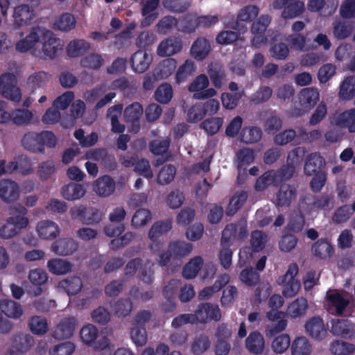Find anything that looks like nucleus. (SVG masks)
I'll return each instance as SVG.
<instances>
[{
    "label": "nucleus",
    "mask_w": 355,
    "mask_h": 355,
    "mask_svg": "<svg viewBox=\"0 0 355 355\" xmlns=\"http://www.w3.org/2000/svg\"><path fill=\"white\" fill-rule=\"evenodd\" d=\"M57 137L50 130L40 132H28L23 136L21 144L24 148L33 153H44L45 146L55 148L57 145Z\"/></svg>",
    "instance_id": "nucleus-1"
},
{
    "label": "nucleus",
    "mask_w": 355,
    "mask_h": 355,
    "mask_svg": "<svg viewBox=\"0 0 355 355\" xmlns=\"http://www.w3.org/2000/svg\"><path fill=\"white\" fill-rule=\"evenodd\" d=\"M284 302V298L279 295H272L268 300V306L271 310L267 312V318L274 323L268 328V331L271 336L283 331L287 326L286 320V313L277 311Z\"/></svg>",
    "instance_id": "nucleus-2"
},
{
    "label": "nucleus",
    "mask_w": 355,
    "mask_h": 355,
    "mask_svg": "<svg viewBox=\"0 0 355 355\" xmlns=\"http://www.w3.org/2000/svg\"><path fill=\"white\" fill-rule=\"evenodd\" d=\"M298 271L297 264L291 263L286 273L277 281L279 285L283 286L282 294L286 298L296 295L300 288V282L295 278Z\"/></svg>",
    "instance_id": "nucleus-3"
},
{
    "label": "nucleus",
    "mask_w": 355,
    "mask_h": 355,
    "mask_svg": "<svg viewBox=\"0 0 355 355\" xmlns=\"http://www.w3.org/2000/svg\"><path fill=\"white\" fill-rule=\"evenodd\" d=\"M17 76L12 73H5L0 76V94L13 102L18 103L21 101V93L17 87Z\"/></svg>",
    "instance_id": "nucleus-4"
},
{
    "label": "nucleus",
    "mask_w": 355,
    "mask_h": 355,
    "mask_svg": "<svg viewBox=\"0 0 355 355\" xmlns=\"http://www.w3.org/2000/svg\"><path fill=\"white\" fill-rule=\"evenodd\" d=\"M209 81L207 75L202 73L197 76L188 86V90L193 92V98L204 100L211 98L216 94L214 88H207Z\"/></svg>",
    "instance_id": "nucleus-5"
},
{
    "label": "nucleus",
    "mask_w": 355,
    "mask_h": 355,
    "mask_svg": "<svg viewBox=\"0 0 355 355\" xmlns=\"http://www.w3.org/2000/svg\"><path fill=\"white\" fill-rule=\"evenodd\" d=\"M29 223L27 217L15 216L8 217L6 223L0 228V237L9 239L19 234L22 229L26 228Z\"/></svg>",
    "instance_id": "nucleus-6"
},
{
    "label": "nucleus",
    "mask_w": 355,
    "mask_h": 355,
    "mask_svg": "<svg viewBox=\"0 0 355 355\" xmlns=\"http://www.w3.org/2000/svg\"><path fill=\"white\" fill-rule=\"evenodd\" d=\"M126 211L123 207L114 208L109 214V220L112 224L104 227L105 234L109 237H114L121 235L125 227L121 223L125 219Z\"/></svg>",
    "instance_id": "nucleus-7"
},
{
    "label": "nucleus",
    "mask_w": 355,
    "mask_h": 355,
    "mask_svg": "<svg viewBox=\"0 0 355 355\" xmlns=\"http://www.w3.org/2000/svg\"><path fill=\"white\" fill-rule=\"evenodd\" d=\"M193 315L196 323H206L211 320L219 321L221 318L218 306L209 302L200 303Z\"/></svg>",
    "instance_id": "nucleus-8"
},
{
    "label": "nucleus",
    "mask_w": 355,
    "mask_h": 355,
    "mask_svg": "<svg viewBox=\"0 0 355 355\" xmlns=\"http://www.w3.org/2000/svg\"><path fill=\"white\" fill-rule=\"evenodd\" d=\"M40 40L44 54L51 59L54 58L58 51L62 49V41L50 30L42 28Z\"/></svg>",
    "instance_id": "nucleus-9"
},
{
    "label": "nucleus",
    "mask_w": 355,
    "mask_h": 355,
    "mask_svg": "<svg viewBox=\"0 0 355 355\" xmlns=\"http://www.w3.org/2000/svg\"><path fill=\"white\" fill-rule=\"evenodd\" d=\"M42 31V27L35 26L25 36L23 32H20L19 35L21 39L15 43V50L19 53H26L33 49L40 40Z\"/></svg>",
    "instance_id": "nucleus-10"
},
{
    "label": "nucleus",
    "mask_w": 355,
    "mask_h": 355,
    "mask_svg": "<svg viewBox=\"0 0 355 355\" xmlns=\"http://www.w3.org/2000/svg\"><path fill=\"white\" fill-rule=\"evenodd\" d=\"M333 201V197L329 195L313 196L306 195L300 201V206L306 212L315 209H326Z\"/></svg>",
    "instance_id": "nucleus-11"
},
{
    "label": "nucleus",
    "mask_w": 355,
    "mask_h": 355,
    "mask_svg": "<svg viewBox=\"0 0 355 355\" xmlns=\"http://www.w3.org/2000/svg\"><path fill=\"white\" fill-rule=\"evenodd\" d=\"M330 332L343 338H355V324L348 319H332Z\"/></svg>",
    "instance_id": "nucleus-12"
},
{
    "label": "nucleus",
    "mask_w": 355,
    "mask_h": 355,
    "mask_svg": "<svg viewBox=\"0 0 355 355\" xmlns=\"http://www.w3.org/2000/svg\"><path fill=\"white\" fill-rule=\"evenodd\" d=\"M77 322V319L74 317L62 318L54 328L52 336L58 340L69 338L73 334Z\"/></svg>",
    "instance_id": "nucleus-13"
},
{
    "label": "nucleus",
    "mask_w": 355,
    "mask_h": 355,
    "mask_svg": "<svg viewBox=\"0 0 355 355\" xmlns=\"http://www.w3.org/2000/svg\"><path fill=\"white\" fill-rule=\"evenodd\" d=\"M20 188L15 181L10 179L0 180V198L7 203L14 202L18 200Z\"/></svg>",
    "instance_id": "nucleus-14"
},
{
    "label": "nucleus",
    "mask_w": 355,
    "mask_h": 355,
    "mask_svg": "<svg viewBox=\"0 0 355 355\" xmlns=\"http://www.w3.org/2000/svg\"><path fill=\"white\" fill-rule=\"evenodd\" d=\"M153 61V56L146 51L138 50L134 53L130 60L132 69L138 73L146 71Z\"/></svg>",
    "instance_id": "nucleus-15"
},
{
    "label": "nucleus",
    "mask_w": 355,
    "mask_h": 355,
    "mask_svg": "<svg viewBox=\"0 0 355 355\" xmlns=\"http://www.w3.org/2000/svg\"><path fill=\"white\" fill-rule=\"evenodd\" d=\"M297 190L295 186L288 184H282L276 193V205L282 207H287L296 198Z\"/></svg>",
    "instance_id": "nucleus-16"
},
{
    "label": "nucleus",
    "mask_w": 355,
    "mask_h": 355,
    "mask_svg": "<svg viewBox=\"0 0 355 355\" xmlns=\"http://www.w3.org/2000/svg\"><path fill=\"white\" fill-rule=\"evenodd\" d=\"M306 333L315 340H322L327 335V328L323 320L319 316L310 318L304 325Z\"/></svg>",
    "instance_id": "nucleus-17"
},
{
    "label": "nucleus",
    "mask_w": 355,
    "mask_h": 355,
    "mask_svg": "<svg viewBox=\"0 0 355 355\" xmlns=\"http://www.w3.org/2000/svg\"><path fill=\"white\" fill-rule=\"evenodd\" d=\"M319 92L317 89L307 87L302 89L298 94L301 111L306 112L313 108L319 101Z\"/></svg>",
    "instance_id": "nucleus-18"
},
{
    "label": "nucleus",
    "mask_w": 355,
    "mask_h": 355,
    "mask_svg": "<svg viewBox=\"0 0 355 355\" xmlns=\"http://www.w3.org/2000/svg\"><path fill=\"white\" fill-rule=\"evenodd\" d=\"M12 17L15 26H24L31 24L35 17V11L28 5L21 4L15 8Z\"/></svg>",
    "instance_id": "nucleus-19"
},
{
    "label": "nucleus",
    "mask_w": 355,
    "mask_h": 355,
    "mask_svg": "<svg viewBox=\"0 0 355 355\" xmlns=\"http://www.w3.org/2000/svg\"><path fill=\"white\" fill-rule=\"evenodd\" d=\"M326 164L325 159L319 153H311L306 159L304 164V173L311 176L317 173L324 172L322 168Z\"/></svg>",
    "instance_id": "nucleus-20"
},
{
    "label": "nucleus",
    "mask_w": 355,
    "mask_h": 355,
    "mask_svg": "<svg viewBox=\"0 0 355 355\" xmlns=\"http://www.w3.org/2000/svg\"><path fill=\"white\" fill-rule=\"evenodd\" d=\"M78 248V243L73 239L62 238L53 243L51 250L57 254L67 256L73 254Z\"/></svg>",
    "instance_id": "nucleus-21"
},
{
    "label": "nucleus",
    "mask_w": 355,
    "mask_h": 355,
    "mask_svg": "<svg viewBox=\"0 0 355 355\" xmlns=\"http://www.w3.org/2000/svg\"><path fill=\"white\" fill-rule=\"evenodd\" d=\"M182 48V42L177 37H168L159 44L157 53L161 57L171 56Z\"/></svg>",
    "instance_id": "nucleus-22"
},
{
    "label": "nucleus",
    "mask_w": 355,
    "mask_h": 355,
    "mask_svg": "<svg viewBox=\"0 0 355 355\" xmlns=\"http://www.w3.org/2000/svg\"><path fill=\"white\" fill-rule=\"evenodd\" d=\"M36 230L41 239L46 240L55 239L60 233L58 225L55 222L49 220L39 222Z\"/></svg>",
    "instance_id": "nucleus-23"
},
{
    "label": "nucleus",
    "mask_w": 355,
    "mask_h": 355,
    "mask_svg": "<svg viewBox=\"0 0 355 355\" xmlns=\"http://www.w3.org/2000/svg\"><path fill=\"white\" fill-rule=\"evenodd\" d=\"M94 190L100 196H109L115 190V182L110 176L103 175L95 181Z\"/></svg>",
    "instance_id": "nucleus-24"
},
{
    "label": "nucleus",
    "mask_w": 355,
    "mask_h": 355,
    "mask_svg": "<svg viewBox=\"0 0 355 355\" xmlns=\"http://www.w3.org/2000/svg\"><path fill=\"white\" fill-rule=\"evenodd\" d=\"M143 112V107L139 103H133L125 107L123 113L124 119L126 123H131L132 127L139 129V119Z\"/></svg>",
    "instance_id": "nucleus-25"
},
{
    "label": "nucleus",
    "mask_w": 355,
    "mask_h": 355,
    "mask_svg": "<svg viewBox=\"0 0 355 355\" xmlns=\"http://www.w3.org/2000/svg\"><path fill=\"white\" fill-rule=\"evenodd\" d=\"M177 67V61L174 58H166L160 62L154 69L155 76L160 80L166 79L173 73Z\"/></svg>",
    "instance_id": "nucleus-26"
},
{
    "label": "nucleus",
    "mask_w": 355,
    "mask_h": 355,
    "mask_svg": "<svg viewBox=\"0 0 355 355\" xmlns=\"http://www.w3.org/2000/svg\"><path fill=\"white\" fill-rule=\"evenodd\" d=\"M0 310L8 318L14 319L19 318L23 314L21 304L12 300H0Z\"/></svg>",
    "instance_id": "nucleus-27"
},
{
    "label": "nucleus",
    "mask_w": 355,
    "mask_h": 355,
    "mask_svg": "<svg viewBox=\"0 0 355 355\" xmlns=\"http://www.w3.org/2000/svg\"><path fill=\"white\" fill-rule=\"evenodd\" d=\"M211 50L209 41L203 37L197 39L192 44L191 54L196 60L201 61L205 59Z\"/></svg>",
    "instance_id": "nucleus-28"
},
{
    "label": "nucleus",
    "mask_w": 355,
    "mask_h": 355,
    "mask_svg": "<svg viewBox=\"0 0 355 355\" xmlns=\"http://www.w3.org/2000/svg\"><path fill=\"white\" fill-rule=\"evenodd\" d=\"M248 350L254 354H261L264 349V339L261 333L254 331L245 340Z\"/></svg>",
    "instance_id": "nucleus-29"
},
{
    "label": "nucleus",
    "mask_w": 355,
    "mask_h": 355,
    "mask_svg": "<svg viewBox=\"0 0 355 355\" xmlns=\"http://www.w3.org/2000/svg\"><path fill=\"white\" fill-rule=\"evenodd\" d=\"M208 74L213 85L216 88H220L226 78L224 67L218 62H211L208 67Z\"/></svg>",
    "instance_id": "nucleus-30"
},
{
    "label": "nucleus",
    "mask_w": 355,
    "mask_h": 355,
    "mask_svg": "<svg viewBox=\"0 0 355 355\" xmlns=\"http://www.w3.org/2000/svg\"><path fill=\"white\" fill-rule=\"evenodd\" d=\"M85 189L82 184L70 183L62 187V196L67 200H76L81 198L85 194Z\"/></svg>",
    "instance_id": "nucleus-31"
},
{
    "label": "nucleus",
    "mask_w": 355,
    "mask_h": 355,
    "mask_svg": "<svg viewBox=\"0 0 355 355\" xmlns=\"http://www.w3.org/2000/svg\"><path fill=\"white\" fill-rule=\"evenodd\" d=\"M90 48V44L82 39L71 41L67 46V53L71 58H76L85 54Z\"/></svg>",
    "instance_id": "nucleus-32"
},
{
    "label": "nucleus",
    "mask_w": 355,
    "mask_h": 355,
    "mask_svg": "<svg viewBox=\"0 0 355 355\" xmlns=\"http://www.w3.org/2000/svg\"><path fill=\"white\" fill-rule=\"evenodd\" d=\"M315 257L320 259H326L334 252V248L327 239H320L315 242L311 248Z\"/></svg>",
    "instance_id": "nucleus-33"
},
{
    "label": "nucleus",
    "mask_w": 355,
    "mask_h": 355,
    "mask_svg": "<svg viewBox=\"0 0 355 355\" xmlns=\"http://www.w3.org/2000/svg\"><path fill=\"white\" fill-rule=\"evenodd\" d=\"M304 10V2L300 0H289L282 12V17L285 19H293L300 16Z\"/></svg>",
    "instance_id": "nucleus-34"
},
{
    "label": "nucleus",
    "mask_w": 355,
    "mask_h": 355,
    "mask_svg": "<svg viewBox=\"0 0 355 355\" xmlns=\"http://www.w3.org/2000/svg\"><path fill=\"white\" fill-rule=\"evenodd\" d=\"M354 25L349 21H336L333 24V34L338 40H345L353 32Z\"/></svg>",
    "instance_id": "nucleus-35"
},
{
    "label": "nucleus",
    "mask_w": 355,
    "mask_h": 355,
    "mask_svg": "<svg viewBox=\"0 0 355 355\" xmlns=\"http://www.w3.org/2000/svg\"><path fill=\"white\" fill-rule=\"evenodd\" d=\"M337 123L339 126L347 129L349 132H355V107L343 112L338 117Z\"/></svg>",
    "instance_id": "nucleus-36"
},
{
    "label": "nucleus",
    "mask_w": 355,
    "mask_h": 355,
    "mask_svg": "<svg viewBox=\"0 0 355 355\" xmlns=\"http://www.w3.org/2000/svg\"><path fill=\"white\" fill-rule=\"evenodd\" d=\"M114 315L124 318L130 315L132 310V302L130 298H120L111 304Z\"/></svg>",
    "instance_id": "nucleus-37"
},
{
    "label": "nucleus",
    "mask_w": 355,
    "mask_h": 355,
    "mask_svg": "<svg viewBox=\"0 0 355 355\" xmlns=\"http://www.w3.org/2000/svg\"><path fill=\"white\" fill-rule=\"evenodd\" d=\"M327 300L330 305L335 309L336 313L338 315L344 313L346 307L349 304V300L344 297L338 292H334L327 295Z\"/></svg>",
    "instance_id": "nucleus-38"
},
{
    "label": "nucleus",
    "mask_w": 355,
    "mask_h": 355,
    "mask_svg": "<svg viewBox=\"0 0 355 355\" xmlns=\"http://www.w3.org/2000/svg\"><path fill=\"white\" fill-rule=\"evenodd\" d=\"M71 264L70 262L62 259H52L48 261L47 268L49 271L54 275H64L70 272L71 270Z\"/></svg>",
    "instance_id": "nucleus-39"
},
{
    "label": "nucleus",
    "mask_w": 355,
    "mask_h": 355,
    "mask_svg": "<svg viewBox=\"0 0 355 355\" xmlns=\"http://www.w3.org/2000/svg\"><path fill=\"white\" fill-rule=\"evenodd\" d=\"M172 228V222L170 220H159L155 222L148 232L150 241H157L164 234L169 232Z\"/></svg>",
    "instance_id": "nucleus-40"
},
{
    "label": "nucleus",
    "mask_w": 355,
    "mask_h": 355,
    "mask_svg": "<svg viewBox=\"0 0 355 355\" xmlns=\"http://www.w3.org/2000/svg\"><path fill=\"white\" fill-rule=\"evenodd\" d=\"M203 264V259L200 256L191 259L183 268L182 276L187 279L196 277Z\"/></svg>",
    "instance_id": "nucleus-41"
},
{
    "label": "nucleus",
    "mask_w": 355,
    "mask_h": 355,
    "mask_svg": "<svg viewBox=\"0 0 355 355\" xmlns=\"http://www.w3.org/2000/svg\"><path fill=\"white\" fill-rule=\"evenodd\" d=\"M74 16L69 12L62 14L54 22V28L63 32H69L76 26Z\"/></svg>",
    "instance_id": "nucleus-42"
},
{
    "label": "nucleus",
    "mask_w": 355,
    "mask_h": 355,
    "mask_svg": "<svg viewBox=\"0 0 355 355\" xmlns=\"http://www.w3.org/2000/svg\"><path fill=\"white\" fill-rule=\"evenodd\" d=\"M339 96L343 100H351L355 96V76L347 77L340 85Z\"/></svg>",
    "instance_id": "nucleus-43"
},
{
    "label": "nucleus",
    "mask_w": 355,
    "mask_h": 355,
    "mask_svg": "<svg viewBox=\"0 0 355 355\" xmlns=\"http://www.w3.org/2000/svg\"><path fill=\"white\" fill-rule=\"evenodd\" d=\"M168 248L173 258L180 259L189 254L191 252L193 246L190 243L176 241L171 242L168 245Z\"/></svg>",
    "instance_id": "nucleus-44"
},
{
    "label": "nucleus",
    "mask_w": 355,
    "mask_h": 355,
    "mask_svg": "<svg viewBox=\"0 0 355 355\" xmlns=\"http://www.w3.org/2000/svg\"><path fill=\"white\" fill-rule=\"evenodd\" d=\"M28 327L35 335H44L49 330L46 319L39 315H35L30 318Z\"/></svg>",
    "instance_id": "nucleus-45"
},
{
    "label": "nucleus",
    "mask_w": 355,
    "mask_h": 355,
    "mask_svg": "<svg viewBox=\"0 0 355 355\" xmlns=\"http://www.w3.org/2000/svg\"><path fill=\"white\" fill-rule=\"evenodd\" d=\"M154 96L157 102L162 104H167L171 101L173 96L172 86L167 83L161 84L156 89Z\"/></svg>",
    "instance_id": "nucleus-46"
},
{
    "label": "nucleus",
    "mask_w": 355,
    "mask_h": 355,
    "mask_svg": "<svg viewBox=\"0 0 355 355\" xmlns=\"http://www.w3.org/2000/svg\"><path fill=\"white\" fill-rule=\"evenodd\" d=\"M267 242V235L261 230L252 231L250 235V249L253 252L262 251Z\"/></svg>",
    "instance_id": "nucleus-47"
},
{
    "label": "nucleus",
    "mask_w": 355,
    "mask_h": 355,
    "mask_svg": "<svg viewBox=\"0 0 355 355\" xmlns=\"http://www.w3.org/2000/svg\"><path fill=\"white\" fill-rule=\"evenodd\" d=\"M307 308V300L304 297H297L288 306L287 313L291 318H296L304 315Z\"/></svg>",
    "instance_id": "nucleus-48"
},
{
    "label": "nucleus",
    "mask_w": 355,
    "mask_h": 355,
    "mask_svg": "<svg viewBox=\"0 0 355 355\" xmlns=\"http://www.w3.org/2000/svg\"><path fill=\"white\" fill-rule=\"evenodd\" d=\"M291 351L293 355H309L311 345L305 337H297L293 342Z\"/></svg>",
    "instance_id": "nucleus-49"
},
{
    "label": "nucleus",
    "mask_w": 355,
    "mask_h": 355,
    "mask_svg": "<svg viewBox=\"0 0 355 355\" xmlns=\"http://www.w3.org/2000/svg\"><path fill=\"white\" fill-rule=\"evenodd\" d=\"M262 130L258 127H245L241 132V140L246 144H254L261 140Z\"/></svg>",
    "instance_id": "nucleus-50"
},
{
    "label": "nucleus",
    "mask_w": 355,
    "mask_h": 355,
    "mask_svg": "<svg viewBox=\"0 0 355 355\" xmlns=\"http://www.w3.org/2000/svg\"><path fill=\"white\" fill-rule=\"evenodd\" d=\"M61 286L68 295H74L78 293L83 287V282L78 277H71L60 282Z\"/></svg>",
    "instance_id": "nucleus-51"
},
{
    "label": "nucleus",
    "mask_w": 355,
    "mask_h": 355,
    "mask_svg": "<svg viewBox=\"0 0 355 355\" xmlns=\"http://www.w3.org/2000/svg\"><path fill=\"white\" fill-rule=\"evenodd\" d=\"M175 284V280H171L163 288V295L168 300V302L164 304L162 307L164 312H171L175 309V304L171 301V299L173 298V295L175 291L174 288Z\"/></svg>",
    "instance_id": "nucleus-52"
},
{
    "label": "nucleus",
    "mask_w": 355,
    "mask_h": 355,
    "mask_svg": "<svg viewBox=\"0 0 355 355\" xmlns=\"http://www.w3.org/2000/svg\"><path fill=\"white\" fill-rule=\"evenodd\" d=\"M176 175V168L172 164L164 165L157 175V182L162 185L171 183Z\"/></svg>",
    "instance_id": "nucleus-53"
},
{
    "label": "nucleus",
    "mask_w": 355,
    "mask_h": 355,
    "mask_svg": "<svg viewBox=\"0 0 355 355\" xmlns=\"http://www.w3.org/2000/svg\"><path fill=\"white\" fill-rule=\"evenodd\" d=\"M196 67L193 62L190 60H187L183 64L180 66L176 72V83H181L184 82L189 76L192 75Z\"/></svg>",
    "instance_id": "nucleus-54"
},
{
    "label": "nucleus",
    "mask_w": 355,
    "mask_h": 355,
    "mask_svg": "<svg viewBox=\"0 0 355 355\" xmlns=\"http://www.w3.org/2000/svg\"><path fill=\"white\" fill-rule=\"evenodd\" d=\"M239 279L245 285L254 286L259 283L260 275L252 268H246L240 272Z\"/></svg>",
    "instance_id": "nucleus-55"
},
{
    "label": "nucleus",
    "mask_w": 355,
    "mask_h": 355,
    "mask_svg": "<svg viewBox=\"0 0 355 355\" xmlns=\"http://www.w3.org/2000/svg\"><path fill=\"white\" fill-rule=\"evenodd\" d=\"M334 355H349L355 350V345L345 341L336 340L330 348Z\"/></svg>",
    "instance_id": "nucleus-56"
},
{
    "label": "nucleus",
    "mask_w": 355,
    "mask_h": 355,
    "mask_svg": "<svg viewBox=\"0 0 355 355\" xmlns=\"http://www.w3.org/2000/svg\"><path fill=\"white\" fill-rule=\"evenodd\" d=\"M103 61L101 55L93 53L82 58L80 65L84 68L98 70L103 65Z\"/></svg>",
    "instance_id": "nucleus-57"
},
{
    "label": "nucleus",
    "mask_w": 355,
    "mask_h": 355,
    "mask_svg": "<svg viewBox=\"0 0 355 355\" xmlns=\"http://www.w3.org/2000/svg\"><path fill=\"white\" fill-rule=\"evenodd\" d=\"M151 219V213L148 209H139L134 214L131 225L135 228L144 226Z\"/></svg>",
    "instance_id": "nucleus-58"
},
{
    "label": "nucleus",
    "mask_w": 355,
    "mask_h": 355,
    "mask_svg": "<svg viewBox=\"0 0 355 355\" xmlns=\"http://www.w3.org/2000/svg\"><path fill=\"white\" fill-rule=\"evenodd\" d=\"M237 226L235 224H227L222 232L221 245L222 247H230L236 238Z\"/></svg>",
    "instance_id": "nucleus-59"
},
{
    "label": "nucleus",
    "mask_w": 355,
    "mask_h": 355,
    "mask_svg": "<svg viewBox=\"0 0 355 355\" xmlns=\"http://www.w3.org/2000/svg\"><path fill=\"white\" fill-rule=\"evenodd\" d=\"M223 123V119L221 117H211L205 120L200 128L204 129L209 135H214L218 132Z\"/></svg>",
    "instance_id": "nucleus-60"
},
{
    "label": "nucleus",
    "mask_w": 355,
    "mask_h": 355,
    "mask_svg": "<svg viewBox=\"0 0 355 355\" xmlns=\"http://www.w3.org/2000/svg\"><path fill=\"white\" fill-rule=\"evenodd\" d=\"M248 195L246 192L241 191L239 194L233 196L230 202L227 209V214L232 216L244 205L247 200Z\"/></svg>",
    "instance_id": "nucleus-61"
},
{
    "label": "nucleus",
    "mask_w": 355,
    "mask_h": 355,
    "mask_svg": "<svg viewBox=\"0 0 355 355\" xmlns=\"http://www.w3.org/2000/svg\"><path fill=\"white\" fill-rule=\"evenodd\" d=\"M352 214V205H344L335 211L332 220L336 224L343 223L350 218Z\"/></svg>",
    "instance_id": "nucleus-62"
},
{
    "label": "nucleus",
    "mask_w": 355,
    "mask_h": 355,
    "mask_svg": "<svg viewBox=\"0 0 355 355\" xmlns=\"http://www.w3.org/2000/svg\"><path fill=\"white\" fill-rule=\"evenodd\" d=\"M10 115V119L17 125L28 124L33 118L32 112L25 109L16 110Z\"/></svg>",
    "instance_id": "nucleus-63"
},
{
    "label": "nucleus",
    "mask_w": 355,
    "mask_h": 355,
    "mask_svg": "<svg viewBox=\"0 0 355 355\" xmlns=\"http://www.w3.org/2000/svg\"><path fill=\"white\" fill-rule=\"evenodd\" d=\"M282 120L276 114H272L264 121L263 130L268 134H274L281 129Z\"/></svg>",
    "instance_id": "nucleus-64"
}]
</instances>
